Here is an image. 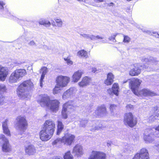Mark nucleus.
I'll use <instances>...</instances> for the list:
<instances>
[{"mask_svg":"<svg viewBox=\"0 0 159 159\" xmlns=\"http://www.w3.org/2000/svg\"><path fill=\"white\" fill-rule=\"evenodd\" d=\"M55 128V123L52 120L50 119L45 121L39 133L40 139L44 141L50 139L53 135Z\"/></svg>","mask_w":159,"mask_h":159,"instance_id":"f257e3e1","label":"nucleus"},{"mask_svg":"<svg viewBox=\"0 0 159 159\" xmlns=\"http://www.w3.org/2000/svg\"><path fill=\"white\" fill-rule=\"evenodd\" d=\"M142 81L137 79L131 80L129 82V85L133 93L139 97L152 96L157 95L156 94L150 90L143 89L139 91L138 89Z\"/></svg>","mask_w":159,"mask_h":159,"instance_id":"f03ea898","label":"nucleus"},{"mask_svg":"<svg viewBox=\"0 0 159 159\" xmlns=\"http://www.w3.org/2000/svg\"><path fill=\"white\" fill-rule=\"evenodd\" d=\"M34 87V84L30 80L24 81L17 88V93L21 98L27 99L30 97L29 91Z\"/></svg>","mask_w":159,"mask_h":159,"instance_id":"7ed1b4c3","label":"nucleus"},{"mask_svg":"<svg viewBox=\"0 0 159 159\" xmlns=\"http://www.w3.org/2000/svg\"><path fill=\"white\" fill-rule=\"evenodd\" d=\"M141 61L143 64L148 65V66L144 65L143 67V68L146 69L148 71H154L159 69V61L155 58L152 57H143L141 58Z\"/></svg>","mask_w":159,"mask_h":159,"instance_id":"20e7f679","label":"nucleus"},{"mask_svg":"<svg viewBox=\"0 0 159 159\" xmlns=\"http://www.w3.org/2000/svg\"><path fill=\"white\" fill-rule=\"evenodd\" d=\"M26 74L25 69H16L12 72L9 77L8 82L11 84L16 83L20 80Z\"/></svg>","mask_w":159,"mask_h":159,"instance_id":"39448f33","label":"nucleus"},{"mask_svg":"<svg viewBox=\"0 0 159 159\" xmlns=\"http://www.w3.org/2000/svg\"><path fill=\"white\" fill-rule=\"evenodd\" d=\"M17 126L21 134L24 133L27 129L28 123L25 118L19 116L16 118Z\"/></svg>","mask_w":159,"mask_h":159,"instance_id":"423d86ee","label":"nucleus"},{"mask_svg":"<svg viewBox=\"0 0 159 159\" xmlns=\"http://www.w3.org/2000/svg\"><path fill=\"white\" fill-rule=\"evenodd\" d=\"M1 142H2V150L3 152H9L11 151V147L8 139L2 134H0V143Z\"/></svg>","mask_w":159,"mask_h":159,"instance_id":"0eeeda50","label":"nucleus"},{"mask_svg":"<svg viewBox=\"0 0 159 159\" xmlns=\"http://www.w3.org/2000/svg\"><path fill=\"white\" fill-rule=\"evenodd\" d=\"M70 81V78L69 77L60 75L56 78V84L60 87L63 88L66 87Z\"/></svg>","mask_w":159,"mask_h":159,"instance_id":"6e6552de","label":"nucleus"},{"mask_svg":"<svg viewBox=\"0 0 159 159\" xmlns=\"http://www.w3.org/2000/svg\"><path fill=\"white\" fill-rule=\"evenodd\" d=\"M153 130L152 127H150L145 130L143 139L146 143H151L154 140V137L153 135Z\"/></svg>","mask_w":159,"mask_h":159,"instance_id":"1a4fd4ad","label":"nucleus"},{"mask_svg":"<svg viewBox=\"0 0 159 159\" xmlns=\"http://www.w3.org/2000/svg\"><path fill=\"white\" fill-rule=\"evenodd\" d=\"M124 122L131 127L135 126L137 123L136 119L134 118L132 114L130 112L125 114Z\"/></svg>","mask_w":159,"mask_h":159,"instance_id":"9d476101","label":"nucleus"},{"mask_svg":"<svg viewBox=\"0 0 159 159\" xmlns=\"http://www.w3.org/2000/svg\"><path fill=\"white\" fill-rule=\"evenodd\" d=\"M50 101L49 97L47 95L44 94L39 96L37 102L42 107H47Z\"/></svg>","mask_w":159,"mask_h":159,"instance_id":"9b49d317","label":"nucleus"},{"mask_svg":"<svg viewBox=\"0 0 159 159\" xmlns=\"http://www.w3.org/2000/svg\"><path fill=\"white\" fill-rule=\"evenodd\" d=\"M75 136L70 134L67 133L62 138L61 143L67 145H70L73 142Z\"/></svg>","mask_w":159,"mask_h":159,"instance_id":"f8f14e48","label":"nucleus"},{"mask_svg":"<svg viewBox=\"0 0 159 159\" xmlns=\"http://www.w3.org/2000/svg\"><path fill=\"white\" fill-rule=\"evenodd\" d=\"M133 159H149L148 150L145 148L142 149L139 153L135 154Z\"/></svg>","mask_w":159,"mask_h":159,"instance_id":"ddd939ff","label":"nucleus"},{"mask_svg":"<svg viewBox=\"0 0 159 159\" xmlns=\"http://www.w3.org/2000/svg\"><path fill=\"white\" fill-rule=\"evenodd\" d=\"M60 102L57 100H50L47 107L51 111L53 112H56L59 110Z\"/></svg>","mask_w":159,"mask_h":159,"instance_id":"4468645a","label":"nucleus"},{"mask_svg":"<svg viewBox=\"0 0 159 159\" xmlns=\"http://www.w3.org/2000/svg\"><path fill=\"white\" fill-rule=\"evenodd\" d=\"M77 91L75 87H71L69 89L64 92L62 98L64 100H66L71 98L73 96V94L76 93Z\"/></svg>","mask_w":159,"mask_h":159,"instance_id":"2eb2a0df","label":"nucleus"},{"mask_svg":"<svg viewBox=\"0 0 159 159\" xmlns=\"http://www.w3.org/2000/svg\"><path fill=\"white\" fill-rule=\"evenodd\" d=\"M8 74V70L7 68L0 65V80L4 81Z\"/></svg>","mask_w":159,"mask_h":159,"instance_id":"dca6fc26","label":"nucleus"},{"mask_svg":"<svg viewBox=\"0 0 159 159\" xmlns=\"http://www.w3.org/2000/svg\"><path fill=\"white\" fill-rule=\"evenodd\" d=\"M72 153L77 156L82 155L84 153L82 146L79 144L76 145L73 148Z\"/></svg>","mask_w":159,"mask_h":159,"instance_id":"f3484780","label":"nucleus"},{"mask_svg":"<svg viewBox=\"0 0 159 159\" xmlns=\"http://www.w3.org/2000/svg\"><path fill=\"white\" fill-rule=\"evenodd\" d=\"M142 66L139 64H134V68L131 69L129 71V75L131 76H134L139 75L140 73L141 69L140 67H142Z\"/></svg>","mask_w":159,"mask_h":159,"instance_id":"a211bd4d","label":"nucleus"},{"mask_svg":"<svg viewBox=\"0 0 159 159\" xmlns=\"http://www.w3.org/2000/svg\"><path fill=\"white\" fill-rule=\"evenodd\" d=\"M91 81L90 78L85 76L82 78L81 82L78 83V85L80 87H84L89 85Z\"/></svg>","mask_w":159,"mask_h":159,"instance_id":"6ab92c4d","label":"nucleus"},{"mask_svg":"<svg viewBox=\"0 0 159 159\" xmlns=\"http://www.w3.org/2000/svg\"><path fill=\"white\" fill-rule=\"evenodd\" d=\"M7 89L4 84L0 85V106L6 103L5 98L1 94L5 92Z\"/></svg>","mask_w":159,"mask_h":159,"instance_id":"aec40b11","label":"nucleus"},{"mask_svg":"<svg viewBox=\"0 0 159 159\" xmlns=\"http://www.w3.org/2000/svg\"><path fill=\"white\" fill-rule=\"evenodd\" d=\"M83 74V71L80 70L75 72L72 76V81L74 83L77 82L81 78Z\"/></svg>","mask_w":159,"mask_h":159,"instance_id":"412c9836","label":"nucleus"},{"mask_svg":"<svg viewBox=\"0 0 159 159\" xmlns=\"http://www.w3.org/2000/svg\"><path fill=\"white\" fill-rule=\"evenodd\" d=\"M8 120L7 119L5 120L4 121L2 122V128L3 133L7 136L10 137L11 136V133L8 129Z\"/></svg>","mask_w":159,"mask_h":159,"instance_id":"4be33fe9","label":"nucleus"},{"mask_svg":"<svg viewBox=\"0 0 159 159\" xmlns=\"http://www.w3.org/2000/svg\"><path fill=\"white\" fill-rule=\"evenodd\" d=\"M63 108L66 109L68 112L73 110L75 107L73 106V102L72 101H69L63 104Z\"/></svg>","mask_w":159,"mask_h":159,"instance_id":"5701e85b","label":"nucleus"},{"mask_svg":"<svg viewBox=\"0 0 159 159\" xmlns=\"http://www.w3.org/2000/svg\"><path fill=\"white\" fill-rule=\"evenodd\" d=\"M106 108L104 105L98 107L96 111V114L98 116H103L106 113Z\"/></svg>","mask_w":159,"mask_h":159,"instance_id":"b1692460","label":"nucleus"},{"mask_svg":"<svg viewBox=\"0 0 159 159\" xmlns=\"http://www.w3.org/2000/svg\"><path fill=\"white\" fill-rule=\"evenodd\" d=\"M25 153L29 155L33 154L36 152V150L34 146L30 145L25 147Z\"/></svg>","mask_w":159,"mask_h":159,"instance_id":"393cba45","label":"nucleus"},{"mask_svg":"<svg viewBox=\"0 0 159 159\" xmlns=\"http://www.w3.org/2000/svg\"><path fill=\"white\" fill-rule=\"evenodd\" d=\"M48 71V68L45 67H43L40 70V73L42 74L40 80V86L41 87H42V82L44 78L45 75L47 73Z\"/></svg>","mask_w":159,"mask_h":159,"instance_id":"a878e982","label":"nucleus"},{"mask_svg":"<svg viewBox=\"0 0 159 159\" xmlns=\"http://www.w3.org/2000/svg\"><path fill=\"white\" fill-rule=\"evenodd\" d=\"M114 78V75L112 73H108L107 75V78L104 81L105 84L107 85H111L113 82Z\"/></svg>","mask_w":159,"mask_h":159,"instance_id":"bb28decb","label":"nucleus"},{"mask_svg":"<svg viewBox=\"0 0 159 159\" xmlns=\"http://www.w3.org/2000/svg\"><path fill=\"white\" fill-rule=\"evenodd\" d=\"M77 56L79 57L86 58L89 57L88 53L84 50H81L77 53Z\"/></svg>","mask_w":159,"mask_h":159,"instance_id":"cd10ccee","label":"nucleus"},{"mask_svg":"<svg viewBox=\"0 0 159 159\" xmlns=\"http://www.w3.org/2000/svg\"><path fill=\"white\" fill-rule=\"evenodd\" d=\"M113 94L117 96L119 94V87L118 84L115 83L113 85L112 88Z\"/></svg>","mask_w":159,"mask_h":159,"instance_id":"c85d7f7f","label":"nucleus"},{"mask_svg":"<svg viewBox=\"0 0 159 159\" xmlns=\"http://www.w3.org/2000/svg\"><path fill=\"white\" fill-rule=\"evenodd\" d=\"M64 128V125L62 122L58 120V121L57 131V134L59 135Z\"/></svg>","mask_w":159,"mask_h":159,"instance_id":"c756f323","label":"nucleus"},{"mask_svg":"<svg viewBox=\"0 0 159 159\" xmlns=\"http://www.w3.org/2000/svg\"><path fill=\"white\" fill-rule=\"evenodd\" d=\"M97 124L98 123H97ZM96 125H97L96 126L94 125L92 126V127L90 129L91 130H97L99 129H102L106 126L104 125H102L101 124H96Z\"/></svg>","mask_w":159,"mask_h":159,"instance_id":"7c9ffc66","label":"nucleus"},{"mask_svg":"<svg viewBox=\"0 0 159 159\" xmlns=\"http://www.w3.org/2000/svg\"><path fill=\"white\" fill-rule=\"evenodd\" d=\"M39 23L45 26H49L51 25L50 22L49 21L44 19L40 20L39 21Z\"/></svg>","mask_w":159,"mask_h":159,"instance_id":"2f4dec72","label":"nucleus"},{"mask_svg":"<svg viewBox=\"0 0 159 159\" xmlns=\"http://www.w3.org/2000/svg\"><path fill=\"white\" fill-rule=\"evenodd\" d=\"M56 22L57 26L58 27H61L62 26L63 23L61 19L59 18H56L54 19Z\"/></svg>","mask_w":159,"mask_h":159,"instance_id":"473e14b6","label":"nucleus"},{"mask_svg":"<svg viewBox=\"0 0 159 159\" xmlns=\"http://www.w3.org/2000/svg\"><path fill=\"white\" fill-rule=\"evenodd\" d=\"M157 114L155 115H152L150 116L149 118V121L150 122H151L154 121L155 119H157L159 115V111L157 110L155 111Z\"/></svg>","mask_w":159,"mask_h":159,"instance_id":"72a5a7b5","label":"nucleus"},{"mask_svg":"<svg viewBox=\"0 0 159 159\" xmlns=\"http://www.w3.org/2000/svg\"><path fill=\"white\" fill-rule=\"evenodd\" d=\"M89 159H98V151H93L90 155Z\"/></svg>","mask_w":159,"mask_h":159,"instance_id":"f704fd0d","label":"nucleus"},{"mask_svg":"<svg viewBox=\"0 0 159 159\" xmlns=\"http://www.w3.org/2000/svg\"><path fill=\"white\" fill-rule=\"evenodd\" d=\"M152 129L153 130V137H159V125L157 127L155 128H153Z\"/></svg>","mask_w":159,"mask_h":159,"instance_id":"c9c22d12","label":"nucleus"},{"mask_svg":"<svg viewBox=\"0 0 159 159\" xmlns=\"http://www.w3.org/2000/svg\"><path fill=\"white\" fill-rule=\"evenodd\" d=\"M106 154L102 152L98 151V159H106Z\"/></svg>","mask_w":159,"mask_h":159,"instance_id":"e433bc0d","label":"nucleus"},{"mask_svg":"<svg viewBox=\"0 0 159 159\" xmlns=\"http://www.w3.org/2000/svg\"><path fill=\"white\" fill-rule=\"evenodd\" d=\"M133 149V147L131 145H127L125 146L124 151L127 152L128 153H129L130 152L132 151Z\"/></svg>","mask_w":159,"mask_h":159,"instance_id":"4c0bfd02","label":"nucleus"},{"mask_svg":"<svg viewBox=\"0 0 159 159\" xmlns=\"http://www.w3.org/2000/svg\"><path fill=\"white\" fill-rule=\"evenodd\" d=\"M64 159H72L73 156L71 155L70 151L67 152L65 153L64 156Z\"/></svg>","mask_w":159,"mask_h":159,"instance_id":"58836bf2","label":"nucleus"},{"mask_svg":"<svg viewBox=\"0 0 159 159\" xmlns=\"http://www.w3.org/2000/svg\"><path fill=\"white\" fill-rule=\"evenodd\" d=\"M61 88V87H60L57 84H56L55 88L53 89V94H57L59 93Z\"/></svg>","mask_w":159,"mask_h":159,"instance_id":"ea45409f","label":"nucleus"},{"mask_svg":"<svg viewBox=\"0 0 159 159\" xmlns=\"http://www.w3.org/2000/svg\"><path fill=\"white\" fill-rule=\"evenodd\" d=\"M68 112L67 110L63 108L61 111V115L63 118L64 119H66L67 117V112Z\"/></svg>","mask_w":159,"mask_h":159,"instance_id":"a19ab883","label":"nucleus"},{"mask_svg":"<svg viewBox=\"0 0 159 159\" xmlns=\"http://www.w3.org/2000/svg\"><path fill=\"white\" fill-rule=\"evenodd\" d=\"M64 60L68 65H72L73 64V61L70 60V58L68 57H67L66 58H64Z\"/></svg>","mask_w":159,"mask_h":159,"instance_id":"79ce46f5","label":"nucleus"},{"mask_svg":"<svg viewBox=\"0 0 159 159\" xmlns=\"http://www.w3.org/2000/svg\"><path fill=\"white\" fill-rule=\"evenodd\" d=\"M130 40V38L128 36L124 35V39L123 42L125 43H128Z\"/></svg>","mask_w":159,"mask_h":159,"instance_id":"37998d69","label":"nucleus"},{"mask_svg":"<svg viewBox=\"0 0 159 159\" xmlns=\"http://www.w3.org/2000/svg\"><path fill=\"white\" fill-rule=\"evenodd\" d=\"M62 140L61 138H58L55 140L52 143V144L54 145H57L58 143H61V140Z\"/></svg>","mask_w":159,"mask_h":159,"instance_id":"c03bdc74","label":"nucleus"},{"mask_svg":"<svg viewBox=\"0 0 159 159\" xmlns=\"http://www.w3.org/2000/svg\"><path fill=\"white\" fill-rule=\"evenodd\" d=\"M118 34H113L111 35V36H110L109 37V39L110 40L112 41L113 42H115L116 41V40L115 39V37Z\"/></svg>","mask_w":159,"mask_h":159,"instance_id":"a18cd8bd","label":"nucleus"},{"mask_svg":"<svg viewBox=\"0 0 159 159\" xmlns=\"http://www.w3.org/2000/svg\"><path fill=\"white\" fill-rule=\"evenodd\" d=\"M117 108V107L115 105L111 104L110 106V109L111 112H114V110H116Z\"/></svg>","mask_w":159,"mask_h":159,"instance_id":"49530a36","label":"nucleus"},{"mask_svg":"<svg viewBox=\"0 0 159 159\" xmlns=\"http://www.w3.org/2000/svg\"><path fill=\"white\" fill-rule=\"evenodd\" d=\"M87 122V120H82L80 122V126L82 127H84Z\"/></svg>","mask_w":159,"mask_h":159,"instance_id":"de8ad7c7","label":"nucleus"},{"mask_svg":"<svg viewBox=\"0 0 159 159\" xmlns=\"http://www.w3.org/2000/svg\"><path fill=\"white\" fill-rule=\"evenodd\" d=\"M88 39H90L91 40H95L96 39V36L93 35L89 34Z\"/></svg>","mask_w":159,"mask_h":159,"instance_id":"09e8293b","label":"nucleus"},{"mask_svg":"<svg viewBox=\"0 0 159 159\" xmlns=\"http://www.w3.org/2000/svg\"><path fill=\"white\" fill-rule=\"evenodd\" d=\"M5 3L2 1H0V9H3L4 8V6L5 5Z\"/></svg>","mask_w":159,"mask_h":159,"instance_id":"8fccbe9b","label":"nucleus"},{"mask_svg":"<svg viewBox=\"0 0 159 159\" xmlns=\"http://www.w3.org/2000/svg\"><path fill=\"white\" fill-rule=\"evenodd\" d=\"M126 107L127 109L129 110H131V109H133L134 108L133 106L132 105H127L126 106Z\"/></svg>","mask_w":159,"mask_h":159,"instance_id":"3c124183","label":"nucleus"},{"mask_svg":"<svg viewBox=\"0 0 159 159\" xmlns=\"http://www.w3.org/2000/svg\"><path fill=\"white\" fill-rule=\"evenodd\" d=\"M80 35L84 38L88 39L89 34L81 33L80 34Z\"/></svg>","mask_w":159,"mask_h":159,"instance_id":"603ef678","label":"nucleus"},{"mask_svg":"<svg viewBox=\"0 0 159 159\" xmlns=\"http://www.w3.org/2000/svg\"><path fill=\"white\" fill-rule=\"evenodd\" d=\"M107 92L110 95H112L113 94L112 89H109L107 90Z\"/></svg>","mask_w":159,"mask_h":159,"instance_id":"864d4df0","label":"nucleus"},{"mask_svg":"<svg viewBox=\"0 0 159 159\" xmlns=\"http://www.w3.org/2000/svg\"><path fill=\"white\" fill-rule=\"evenodd\" d=\"M96 39H104V38L102 36H101L98 35L96 36Z\"/></svg>","mask_w":159,"mask_h":159,"instance_id":"5fc2aeb1","label":"nucleus"},{"mask_svg":"<svg viewBox=\"0 0 159 159\" xmlns=\"http://www.w3.org/2000/svg\"><path fill=\"white\" fill-rule=\"evenodd\" d=\"M35 44L34 42L32 40L30 41V43H29V45L30 46H34Z\"/></svg>","mask_w":159,"mask_h":159,"instance_id":"6e6d98bb","label":"nucleus"},{"mask_svg":"<svg viewBox=\"0 0 159 159\" xmlns=\"http://www.w3.org/2000/svg\"><path fill=\"white\" fill-rule=\"evenodd\" d=\"M104 0H94V1L97 3L102 2Z\"/></svg>","mask_w":159,"mask_h":159,"instance_id":"4d7b16f0","label":"nucleus"},{"mask_svg":"<svg viewBox=\"0 0 159 159\" xmlns=\"http://www.w3.org/2000/svg\"><path fill=\"white\" fill-rule=\"evenodd\" d=\"M52 159H62V158L60 157H53Z\"/></svg>","mask_w":159,"mask_h":159,"instance_id":"13d9d810","label":"nucleus"},{"mask_svg":"<svg viewBox=\"0 0 159 159\" xmlns=\"http://www.w3.org/2000/svg\"><path fill=\"white\" fill-rule=\"evenodd\" d=\"M97 70L96 69V68H93L92 71L93 73H95L96 72V71H97Z\"/></svg>","mask_w":159,"mask_h":159,"instance_id":"bf43d9fd","label":"nucleus"},{"mask_svg":"<svg viewBox=\"0 0 159 159\" xmlns=\"http://www.w3.org/2000/svg\"><path fill=\"white\" fill-rule=\"evenodd\" d=\"M114 5V3L113 2H111L110 3L108 4V6H112Z\"/></svg>","mask_w":159,"mask_h":159,"instance_id":"052dcab7","label":"nucleus"},{"mask_svg":"<svg viewBox=\"0 0 159 159\" xmlns=\"http://www.w3.org/2000/svg\"><path fill=\"white\" fill-rule=\"evenodd\" d=\"M102 43H106L107 42V41L106 39L103 40L102 41Z\"/></svg>","mask_w":159,"mask_h":159,"instance_id":"680f3d73","label":"nucleus"},{"mask_svg":"<svg viewBox=\"0 0 159 159\" xmlns=\"http://www.w3.org/2000/svg\"><path fill=\"white\" fill-rule=\"evenodd\" d=\"M155 36L157 38H159V34L158 33H157V35Z\"/></svg>","mask_w":159,"mask_h":159,"instance_id":"e2e57ef3","label":"nucleus"},{"mask_svg":"<svg viewBox=\"0 0 159 159\" xmlns=\"http://www.w3.org/2000/svg\"><path fill=\"white\" fill-rule=\"evenodd\" d=\"M78 1H81L83 2H85L86 1V0H77Z\"/></svg>","mask_w":159,"mask_h":159,"instance_id":"0e129e2a","label":"nucleus"},{"mask_svg":"<svg viewBox=\"0 0 159 159\" xmlns=\"http://www.w3.org/2000/svg\"><path fill=\"white\" fill-rule=\"evenodd\" d=\"M157 148H158V149L159 150V144H158L157 146Z\"/></svg>","mask_w":159,"mask_h":159,"instance_id":"69168bd1","label":"nucleus"},{"mask_svg":"<svg viewBox=\"0 0 159 159\" xmlns=\"http://www.w3.org/2000/svg\"><path fill=\"white\" fill-rule=\"evenodd\" d=\"M9 13H8V12H7V16H9Z\"/></svg>","mask_w":159,"mask_h":159,"instance_id":"338daca9","label":"nucleus"},{"mask_svg":"<svg viewBox=\"0 0 159 159\" xmlns=\"http://www.w3.org/2000/svg\"><path fill=\"white\" fill-rule=\"evenodd\" d=\"M126 82H127V81H124V82H123V83H126Z\"/></svg>","mask_w":159,"mask_h":159,"instance_id":"774afa93","label":"nucleus"}]
</instances>
